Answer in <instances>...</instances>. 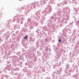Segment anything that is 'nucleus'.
I'll list each match as a JSON object with an SVG mask.
<instances>
[{
	"label": "nucleus",
	"mask_w": 79,
	"mask_h": 79,
	"mask_svg": "<svg viewBox=\"0 0 79 79\" xmlns=\"http://www.w3.org/2000/svg\"><path fill=\"white\" fill-rule=\"evenodd\" d=\"M69 76H70V74H69Z\"/></svg>",
	"instance_id": "nucleus-63"
},
{
	"label": "nucleus",
	"mask_w": 79,
	"mask_h": 79,
	"mask_svg": "<svg viewBox=\"0 0 79 79\" xmlns=\"http://www.w3.org/2000/svg\"><path fill=\"white\" fill-rule=\"evenodd\" d=\"M59 24H58V23H57L56 24V25L55 26V27L56 28H58V26H59Z\"/></svg>",
	"instance_id": "nucleus-24"
},
{
	"label": "nucleus",
	"mask_w": 79,
	"mask_h": 79,
	"mask_svg": "<svg viewBox=\"0 0 79 79\" xmlns=\"http://www.w3.org/2000/svg\"><path fill=\"white\" fill-rule=\"evenodd\" d=\"M62 3H64V4H67V3H68V2H67V1L66 0L64 1Z\"/></svg>",
	"instance_id": "nucleus-28"
},
{
	"label": "nucleus",
	"mask_w": 79,
	"mask_h": 79,
	"mask_svg": "<svg viewBox=\"0 0 79 79\" xmlns=\"http://www.w3.org/2000/svg\"><path fill=\"white\" fill-rule=\"evenodd\" d=\"M9 22H11L12 21V20L11 19H10L9 20Z\"/></svg>",
	"instance_id": "nucleus-46"
},
{
	"label": "nucleus",
	"mask_w": 79,
	"mask_h": 79,
	"mask_svg": "<svg viewBox=\"0 0 79 79\" xmlns=\"http://www.w3.org/2000/svg\"><path fill=\"white\" fill-rule=\"evenodd\" d=\"M4 31V29H3L1 30L0 31V34H2V32Z\"/></svg>",
	"instance_id": "nucleus-35"
},
{
	"label": "nucleus",
	"mask_w": 79,
	"mask_h": 79,
	"mask_svg": "<svg viewBox=\"0 0 79 79\" xmlns=\"http://www.w3.org/2000/svg\"><path fill=\"white\" fill-rule=\"evenodd\" d=\"M0 41H3V40H2V39H0Z\"/></svg>",
	"instance_id": "nucleus-50"
},
{
	"label": "nucleus",
	"mask_w": 79,
	"mask_h": 79,
	"mask_svg": "<svg viewBox=\"0 0 79 79\" xmlns=\"http://www.w3.org/2000/svg\"><path fill=\"white\" fill-rule=\"evenodd\" d=\"M7 66H8V67L7 68V69H8V70H10L11 69V68L8 65H7Z\"/></svg>",
	"instance_id": "nucleus-29"
},
{
	"label": "nucleus",
	"mask_w": 79,
	"mask_h": 79,
	"mask_svg": "<svg viewBox=\"0 0 79 79\" xmlns=\"http://www.w3.org/2000/svg\"><path fill=\"white\" fill-rule=\"evenodd\" d=\"M42 71H43V72H45V70L43 69Z\"/></svg>",
	"instance_id": "nucleus-49"
},
{
	"label": "nucleus",
	"mask_w": 79,
	"mask_h": 79,
	"mask_svg": "<svg viewBox=\"0 0 79 79\" xmlns=\"http://www.w3.org/2000/svg\"><path fill=\"white\" fill-rule=\"evenodd\" d=\"M63 34L62 36L60 37V39L62 40L64 39V37H67V31L66 30V29H64L62 31Z\"/></svg>",
	"instance_id": "nucleus-7"
},
{
	"label": "nucleus",
	"mask_w": 79,
	"mask_h": 79,
	"mask_svg": "<svg viewBox=\"0 0 79 79\" xmlns=\"http://www.w3.org/2000/svg\"><path fill=\"white\" fill-rule=\"evenodd\" d=\"M27 63H25V65H27V64H26Z\"/></svg>",
	"instance_id": "nucleus-58"
},
{
	"label": "nucleus",
	"mask_w": 79,
	"mask_h": 79,
	"mask_svg": "<svg viewBox=\"0 0 79 79\" xmlns=\"http://www.w3.org/2000/svg\"><path fill=\"white\" fill-rule=\"evenodd\" d=\"M66 76V75L64 74L62 76L63 77H65Z\"/></svg>",
	"instance_id": "nucleus-40"
},
{
	"label": "nucleus",
	"mask_w": 79,
	"mask_h": 79,
	"mask_svg": "<svg viewBox=\"0 0 79 79\" xmlns=\"http://www.w3.org/2000/svg\"><path fill=\"white\" fill-rule=\"evenodd\" d=\"M27 23L28 26H29V28L30 29H32L34 27V25L32 24V21L30 18L27 19Z\"/></svg>",
	"instance_id": "nucleus-9"
},
{
	"label": "nucleus",
	"mask_w": 79,
	"mask_h": 79,
	"mask_svg": "<svg viewBox=\"0 0 79 79\" xmlns=\"http://www.w3.org/2000/svg\"><path fill=\"white\" fill-rule=\"evenodd\" d=\"M9 65H10V66H11V64H9Z\"/></svg>",
	"instance_id": "nucleus-57"
},
{
	"label": "nucleus",
	"mask_w": 79,
	"mask_h": 79,
	"mask_svg": "<svg viewBox=\"0 0 79 79\" xmlns=\"http://www.w3.org/2000/svg\"><path fill=\"white\" fill-rule=\"evenodd\" d=\"M37 32V33H38L39 32H38V31H36V32Z\"/></svg>",
	"instance_id": "nucleus-52"
},
{
	"label": "nucleus",
	"mask_w": 79,
	"mask_h": 79,
	"mask_svg": "<svg viewBox=\"0 0 79 79\" xmlns=\"http://www.w3.org/2000/svg\"><path fill=\"white\" fill-rule=\"evenodd\" d=\"M64 29H65V30L67 32H71V29H66V28H65Z\"/></svg>",
	"instance_id": "nucleus-27"
},
{
	"label": "nucleus",
	"mask_w": 79,
	"mask_h": 79,
	"mask_svg": "<svg viewBox=\"0 0 79 79\" xmlns=\"http://www.w3.org/2000/svg\"><path fill=\"white\" fill-rule=\"evenodd\" d=\"M78 24H79V21H78Z\"/></svg>",
	"instance_id": "nucleus-54"
},
{
	"label": "nucleus",
	"mask_w": 79,
	"mask_h": 79,
	"mask_svg": "<svg viewBox=\"0 0 79 79\" xmlns=\"http://www.w3.org/2000/svg\"><path fill=\"white\" fill-rule=\"evenodd\" d=\"M70 40H69V41H70Z\"/></svg>",
	"instance_id": "nucleus-60"
},
{
	"label": "nucleus",
	"mask_w": 79,
	"mask_h": 79,
	"mask_svg": "<svg viewBox=\"0 0 79 79\" xmlns=\"http://www.w3.org/2000/svg\"><path fill=\"white\" fill-rule=\"evenodd\" d=\"M20 60H19V63H18V64L17 63H15V64H18V65H19H19H21V64H23V62H20Z\"/></svg>",
	"instance_id": "nucleus-25"
},
{
	"label": "nucleus",
	"mask_w": 79,
	"mask_h": 79,
	"mask_svg": "<svg viewBox=\"0 0 79 79\" xmlns=\"http://www.w3.org/2000/svg\"><path fill=\"white\" fill-rule=\"evenodd\" d=\"M6 24L7 27H10V23H9L8 22H6Z\"/></svg>",
	"instance_id": "nucleus-17"
},
{
	"label": "nucleus",
	"mask_w": 79,
	"mask_h": 79,
	"mask_svg": "<svg viewBox=\"0 0 79 79\" xmlns=\"http://www.w3.org/2000/svg\"><path fill=\"white\" fill-rule=\"evenodd\" d=\"M48 40H47V39H45V41H44V42H47Z\"/></svg>",
	"instance_id": "nucleus-41"
},
{
	"label": "nucleus",
	"mask_w": 79,
	"mask_h": 79,
	"mask_svg": "<svg viewBox=\"0 0 79 79\" xmlns=\"http://www.w3.org/2000/svg\"><path fill=\"white\" fill-rule=\"evenodd\" d=\"M47 27L46 26H44V27H43V30H42V32H44V30L45 31H47Z\"/></svg>",
	"instance_id": "nucleus-18"
},
{
	"label": "nucleus",
	"mask_w": 79,
	"mask_h": 79,
	"mask_svg": "<svg viewBox=\"0 0 79 79\" xmlns=\"http://www.w3.org/2000/svg\"><path fill=\"white\" fill-rule=\"evenodd\" d=\"M73 23L72 22L71 23H70L69 25V26H71V27H73Z\"/></svg>",
	"instance_id": "nucleus-37"
},
{
	"label": "nucleus",
	"mask_w": 79,
	"mask_h": 79,
	"mask_svg": "<svg viewBox=\"0 0 79 79\" xmlns=\"http://www.w3.org/2000/svg\"><path fill=\"white\" fill-rule=\"evenodd\" d=\"M54 50L55 53H57L59 50V48L56 46H54Z\"/></svg>",
	"instance_id": "nucleus-11"
},
{
	"label": "nucleus",
	"mask_w": 79,
	"mask_h": 79,
	"mask_svg": "<svg viewBox=\"0 0 79 79\" xmlns=\"http://www.w3.org/2000/svg\"><path fill=\"white\" fill-rule=\"evenodd\" d=\"M52 11V9L51 7V6L49 5L47 6V7L45 8V10L42 11L41 10L39 11H37L36 13L34 15L31 14L30 18L32 20V22L35 25V26L37 27L38 25V23L35 22L34 19H35L36 21H39L40 23H43L45 21V17H42L40 18V16L41 15H45L46 16V14H49Z\"/></svg>",
	"instance_id": "nucleus-1"
},
{
	"label": "nucleus",
	"mask_w": 79,
	"mask_h": 79,
	"mask_svg": "<svg viewBox=\"0 0 79 79\" xmlns=\"http://www.w3.org/2000/svg\"><path fill=\"white\" fill-rule=\"evenodd\" d=\"M63 5H64V3L63 2H61L60 3H58L57 4V6L58 7H60V6H61Z\"/></svg>",
	"instance_id": "nucleus-13"
},
{
	"label": "nucleus",
	"mask_w": 79,
	"mask_h": 79,
	"mask_svg": "<svg viewBox=\"0 0 79 79\" xmlns=\"http://www.w3.org/2000/svg\"><path fill=\"white\" fill-rule=\"evenodd\" d=\"M51 2H52L51 3H52L53 4H55V2H54L53 1H54V0H50Z\"/></svg>",
	"instance_id": "nucleus-31"
},
{
	"label": "nucleus",
	"mask_w": 79,
	"mask_h": 79,
	"mask_svg": "<svg viewBox=\"0 0 79 79\" xmlns=\"http://www.w3.org/2000/svg\"><path fill=\"white\" fill-rule=\"evenodd\" d=\"M12 58H13V60L12 61V63H17L18 64V63L19 61V59H18L17 56H12Z\"/></svg>",
	"instance_id": "nucleus-8"
},
{
	"label": "nucleus",
	"mask_w": 79,
	"mask_h": 79,
	"mask_svg": "<svg viewBox=\"0 0 79 79\" xmlns=\"http://www.w3.org/2000/svg\"><path fill=\"white\" fill-rule=\"evenodd\" d=\"M46 1H48V0H45Z\"/></svg>",
	"instance_id": "nucleus-61"
},
{
	"label": "nucleus",
	"mask_w": 79,
	"mask_h": 79,
	"mask_svg": "<svg viewBox=\"0 0 79 79\" xmlns=\"http://www.w3.org/2000/svg\"><path fill=\"white\" fill-rule=\"evenodd\" d=\"M17 26V25H15V26H14V29H15V27H16V26Z\"/></svg>",
	"instance_id": "nucleus-43"
},
{
	"label": "nucleus",
	"mask_w": 79,
	"mask_h": 79,
	"mask_svg": "<svg viewBox=\"0 0 79 79\" xmlns=\"http://www.w3.org/2000/svg\"><path fill=\"white\" fill-rule=\"evenodd\" d=\"M65 59H66V60H67V58H65Z\"/></svg>",
	"instance_id": "nucleus-59"
},
{
	"label": "nucleus",
	"mask_w": 79,
	"mask_h": 79,
	"mask_svg": "<svg viewBox=\"0 0 79 79\" xmlns=\"http://www.w3.org/2000/svg\"><path fill=\"white\" fill-rule=\"evenodd\" d=\"M62 10L64 13L63 17L64 19H65V20H64V19H62L60 22V19L59 21L58 20V21L59 23H60L63 24H66L67 23V21H68V20L69 19V15L68 13L69 14L70 10L69 7H66L62 9Z\"/></svg>",
	"instance_id": "nucleus-4"
},
{
	"label": "nucleus",
	"mask_w": 79,
	"mask_h": 79,
	"mask_svg": "<svg viewBox=\"0 0 79 79\" xmlns=\"http://www.w3.org/2000/svg\"><path fill=\"white\" fill-rule=\"evenodd\" d=\"M77 0H72V2H71L70 3L76 5V4H77V3L76 2H77Z\"/></svg>",
	"instance_id": "nucleus-15"
},
{
	"label": "nucleus",
	"mask_w": 79,
	"mask_h": 79,
	"mask_svg": "<svg viewBox=\"0 0 79 79\" xmlns=\"http://www.w3.org/2000/svg\"><path fill=\"white\" fill-rule=\"evenodd\" d=\"M61 9H60L57 13H54L53 14V16L50 17V19L48 20L47 22L48 26H50L51 25L53 24V23H56V19L60 21L61 19Z\"/></svg>",
	"instance_id": "nucleus-3"
},
{
	"label": "nucleus",
	"mask_w": 79,
	"mask_h": 79,
	"mask_svg": "<svg viewBox=\"0 0 79 79\" xmlns=\"http://www.w3.org/2000/svg\"><path fill=\"white\" fill-rule=\"evenodd\" d=\"M17 28L19 29V28H20V26H19V25H18L17 26Z\"/></svg>",
	"instance_id": "nucleus-36"
},
{
	"label": "nucleus",
	"mask_w": 79,
	"mask_h": 79,
	"mask_svg": "<svg viewBox=\"0 0 79 79\" xmlns=\"http://www.w3.org/2000/svg\"><path fill=\"white\" fill-rule=\"evenodd\" d=\"M39 44V42H37L36 44Z\"/></svg>",
	"instance_id": "nucleus-53"
},
{
	"label": "nucleus",
	"mask_w": 79,
	"mask_h": 79,
	"mask_svg": "<svg viewBox=\"0 0 79 79\" xmlns=\"http://www.w3.org/2000/svg\"><path fill=\"white\" fill-rule=\"evenodd\" d=\"M20 54H21V52H18L16 53L17 55H18V56H19V55Z\"/></svg>",
	"instance_id": "nucleus-32"
},
{
	"label": "nucleus",
	"mask_w": 79,
	"mask_h": 79,
	"mask_svg": "<svg viewBox=\"0 0 79 79\" xmlns=\"http://www.w3.org/2000/svg\"><path fill=\"white\" fill-rule=\"evenodd\" d=\"M13 46H11V48L12 49H13Z\"/></svg>",
	"instance_id": "nucleus-48"
},
{
	"label": "nucleus",
	"mask_w": 79,
	"mask_h": 79,
	"mask_svg": "<svg viewBox=\"0 0 79 79\" xmlns=\"http://www.w3.org/2000/svg\"><path fill=\"white\" fill-rule=\"evenodd\" d=\"M56 66H60V62L59 61H58L56 62Z\"/></svg>",
	"instance_id": "nucleus-21"
},
{
	"label": "nucleus",
	"mask_w": 79,
	"mask_h": 79,
	"mask_svg": "<svg viewBox=\"0 0 79 79\" xmlns=\"http://www.w3.org/2000/svg\"><path fill=\"white\" fill-rule=\"evenodd\" d=\"M15 35V34L14 33L12 35V36H14V35Z\"/></svg>",
	"instance_id": "nucleus-45"
},
{
	"label": "nucleus",
	"mask_w": 79,
	"mask_h": 79,
	"mask_svg": "<svg viewBox=\"0 0 79 79\" xmlns=\"http://www.w3.org/2000/svg\"><path fill=\"white\" fill-rule=\"evenodd\" d=\"M75 14H77V13H79V8H77V9H76L75 10Z\"/></svg>",
	"instance_id": "nucleus-16"
},
{
	"label": "nucleus",
	"mask_w": 79,
	"mask_h": 79,
	"mask_svg": "<svg viewBox=\"0 0 79 79\" xmlns=\"http://www.w3.org/2000/svg\"><path fill=\"white\" fill-rule=\"evenodd\" d=\"M2 73V71L0 70V74H1Z\"/></svg>",
	"instance_id": "nucleus-47"
},
{
	"label": "nucleus",
	"mask_w": 79,
	"mask_h": 79,
	"mask_svg": "<svg viewBox=\"0 0 79 79\" xmlns=\"http://www.w3.org/2000/svg\"><path fill=\"white\" fill-rule=\"evenodd\" d=\"M62 51H60L59 52H58L57 53V54L56 56H55L54 57V59L55 61H56V60H58V58H59L61 56V52H62Z\"/></svg>",
	"instance_id": "nucleus-10"
},
{
	"label": "nucleus",
	"mask_w": 79,
	"mask_h": 79,
	"mask_svg": "<svg viewBox=\"0 0 79 79\" xmlns=\"http://www.w3.org/2000/svg\"><path fill=\"white\" fill-rule=\"evenodd\" d=\"M62 69H60L59 70H58L57 72H53L52 75V79H58V76L61 74Z\"/></svg>",
	"instance_id": "nucleus-5"
},
{
	"label": "nucleus",
	"mask_w": 79,
	"mask_h": 79,
	"mask_svg": "<svg viewBox=\"0 0 79 79\" xmlns=\"http://www.w3.org/2000/svg\"><path fill=\"white\" fill-rule=\"evenodd\" d=\"M58 42H60V43H61V42L63 43V42H64V40H61V39H59L58 40Z\"/></svg>",
	"instance_id": "nucleus-23"
},
{
	"label": "nucleus",
	"mask_w": 79,
	"mask_h": 79,
	"mask_svg": "<svg viewBox=\"0 0 79 79\" xmlns=\"http://www.w3.org/2000/svg\"><path fill=\"white\" fill-rule=\"evenodd\" d=\"M21 9H22V10H23V9H24V8L23 7H21L20 9H19L17 11H19V12H21Z\"/></svg>",
	"instance_id": "nucleus-26"
},
{
	"label": "nucleus",
	"mask_w": 79,
	"mask_h": 79,
	"mask_svg": "<svg viewBox=\"0 0 79 79\" xmlns=\"http://www.w3.org/2000/svg\"><path fill=\"white\" fill-rule=\"evenodd\" d=\"M3 77H8L7 75H5V74L3 75L2 76V75L0 76V77H2V78H3Z\"/></svg>",
	"instance_id": "nucleus-19"
},
{
	"label": "nucleus",
	"mask_w": 79,
	"mask_h": 79,
	"mask_svg": "<svg viewBox=\"0 0 79 79\" xmlns=\"http://www.w3.org/2000/svg\"><path fill=\"white\" fill-rule=\"evenodd\" d=\"M66 69H68L69 68V64H67L66 65Z\"/></svg>",
	"instance_id": "nucleus-22"
},
{
	"label": "nucleus",
	"mask_w": 79,
	"mask_h": 79,
	"mask_svg": "<svg viewBox=\"0 0 79 79\" xmlns=\"http://www.w3.org/2000/svg\"><path fill=\"white\" fill-rule=\"evenodd\" d=\"M14 65L15 66H17V65H18V64H17L14 63Z\"/></svg>",
	"instance_id": "nucleus-42"
},
{
	"label": "nucleus",
	"mask_w": 79,
	"mask_h": 79,
	"mask_svg": "<svg viewBox=\"0 0 79 79\" xmlns=\"http://www.w3.org/2000/svg\"><path fill=\"white\" fill-rule=\"evenodd\" d=\"M67 72H68V70L67 69L64 71V73L67 74H68V73Z\"/></svg>",
	"instance_id": "nucleus-38"
},
{
	"label": "nucleus",
	"mask_w": 79,
	"mask_h": 79,
	"mask_svg": "<svg viewBox=\"0 0 79 79\" xmlns=\"http://www.w3.org/2000/svg\"><path fill=\"white\" fill-rule=\"evenodd\" d=\"M10 35V31H7L6 33L5 36H6V38H9Z\"/></svg>",
	"instance_id": "nucleus-12"
},
{
	"label": "nucleus",
	"mask_w": 79,
	"mask_h": 79,
	"mask_svg": "<svg viewBox=\"0 0 79 79\" xmlns=\"http://www.w3.org/2000/svg\"><path fill=\"white\" fill-rule=\"evenodd\" d=\"M34 49L29 50V52H29V53L30 54V55H31L33 54V53H34Z\"/></svg>",
	"instance_id": "nucleus-14"
},
{
	"label": "nucleus",
	"mask_w": 79,
	"mask_h": 79,
	"mask_svg": "<svg viewBox=\"0 0 79 79\" xmlns=\"http://www.w3.org/2000/svg\"><path fill=\"white\" fill-rule=\"evenodd\" d=\"M77 1H78V2H79V0H77Z\"/></svg>",
	"instance_id": "nucleus-62"
},
{
	"label": "nucleus",
	"mask_w": 79,
	"mask_h": 79,
	"mask_svg": "<svg viewBox=\"0 0 79 79\" xmlns=\"http://www.w3.org/2000/svg\"><path fill=\"white\" fill-rule=\"evenodd\" d=\"M10 29H13V28H10Z\"/></svg>",
	"instance_id": "nucleus-56"
},
{
	"label": "nucleus",
	"mask_w": 79,
	"mask_h": 79,
	"mask_svg": "<svg viewBox=\"0 0 79 79\" xmlns=\"http://www.w3.org/2000/svg\"><path fill=\"white\" fill-rule=\"evenodd\" d=\"M76 71L77 72V70H76Z\"/></svg>",
	"instance_id": "nucleus-64"
},
{
	"label": "nucleus",
	"mask_w": 79,
	"mask_h": 79,
	"mask_svg": "<svg viewBox=\"0 0 79 79\" xmlns=\"http://www.w3.org/2000/svg\"><path fill=\"white\" fill-rule=\"evenodd\" d=\"M14 75H15V76H18L19 77V79H21V76L20 75V74H19L18 73H16L14 74Z\"/></svg>",
	"instance_id": "nucleus-20"
},
{
	"label": "nucleus",
	"mask_w": 79,
	"mask_h": 79,
	"mask_svg": "<svg viewBox=\"0 0 79 79\" xmlns=\"http://www.w3.org/2000/svg\"><path fill=\"white\" fill-rule=\"evenodd\" d=\"M45 50H46V51H48V47H46L45 48Z\"/></svg>",
	"instance_id": "nucleus-34"
},
{
	"label": "nucleus",
	"mask_w": 79,
	"mask_h": 79,
	"mask_svg": "<svg viewBox=\"0 0 79 79\" xmlns=\"http://www.w3.org/2000/svg\"><path fill=\"white\" fill-rule=\"evenodd\" d=\"M21 15L19 14H17L16 16L13 18V22L16 21L17 23H19V19L21 17Z\"/></svg>",
	"instance_id": "nucleus-6"
},
{
	"label": "nucleus",
	"mask_w": 79,
	"mask_h": 79,
	"mask_svg": "<svg viewBox=\"0 0 79 79\" xmlns=\"http://www.w3.org/2000/svg\"><path fill=\"white\" fill-rule=\"evenodd\" d=\"M58 24H59V26H60V27H62V26H63V25L61 24H60V23H58Z\"/></svg>",
	"instance_id": "nucleus-39"
},
{
	"label": "nucleus",
	"mask_w": 79,
	"mask_h": 79,
	"mask_svg": "<svg viewBox=\"0 0 79 79\" xmlns=\"http://www.w3.org/2000/svg\"><path fill=\"white\" fill-rule=\"evenodd\" d=\"M47 2L45 1L44 0H42L40 1V2H35L34 3H31V4H28L26 6V7L25 9V12L23 14V15H21V17L19 19H21V20L23 21L24 19V18L22 17V16H25L26 15V16H27V13H29V11L31 10L33 8H35V6H36L38 7H40V6L42 7V6L44 5H46Z\"/></svg>",
	"instance_id": "nucleus-2"
},
{
	"label": "nucleus",
	"mask_w": 79,
	"mask_h": 79,
	"mask_svg": "<svg viewBox=\"0 0 79 79\" xmlns=\"http://www.w3.org/2000/svg\"><path fill=\"white\" fill-rule=\"evenodd\" d=\"M0 79H3V78L0 77Z\"/></svg>",
	"instance_id": "nucleus-55"
},
{
	"label": "nucleus",
	"mask_w": 79,
	"mask_h": 79,
	"mask_svg": "<svg viewBox=\"0 0 79 79\" xmlns=\"http://www.w3.org/2000/svg\"><path fill=\"white\" fill-rule=\"evenodd\" d=\"M73 77H76V76H75V75L74 76H73Z\"/></svg>",
	"instance_id": "nucleus-51"
},
{
	"label": "nucleus",
	"mask_w": 79,
	"mask_h": 79,
	"mask_svg": "<svg viewBox=\"0 0 79 79\" xmlns=\"http://www.w3.org/2000/svg\"><path fill=\"white\" fill-rule=\"evenodd\" d=\"M46 65H47V64L48 65V62H47L46 63Z\"/></svg>",
	"instance_id": "nucleus-44"
},
{
	"label": "nucleus",
	"mask_w": 79,
	"mask_h": 79,
	"mask_svg": "<svg viewBox=\"0 0 79 79\" xmlns=\"http://www.w3.org/2000/svg\"><path fill=\"white\" fill-rule=\"evenodd\" d=\"M51 31L52 32H54V31H55V28H52Z\"/></svg>",
	"instance_id": "nucleus-33"
},
{
	"label": "nucleus",
	"mask_w": 79,
	"mask_h": 79,
	"mask_svg": "<svg viewBox=\"0 0 79 79\" xmlns=\"http://www.w3.org/2000/svg\"><path fill=\"white\" fill-rule=\"evenodd\" d=\"M28 38V36L27 35H25V37L23 38V39H26V40H27V38Z\"/></svg>",
	"instance_id": "nucleus-30"
}]
</instances>
